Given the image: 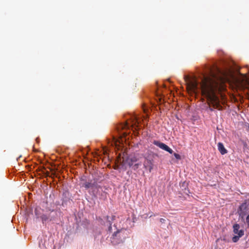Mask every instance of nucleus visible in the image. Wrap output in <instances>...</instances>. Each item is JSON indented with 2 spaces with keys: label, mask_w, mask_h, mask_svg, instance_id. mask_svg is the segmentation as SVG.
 Returning <instances> with one entry per match:
<instances>
[{
  "label": "nucleus",
  "mask_w": 249,
  "mask_h": 249,
  "mask_svg": "<svg viewBox=\"0 0 249 249\" xmlns=\"http://www.w3.org/2000/svg\"><path fill=\"white\" fill-rule=\"evenodd\" d=\"M222 74L224 76L225 75V74L224 73H222Z\"/></svg>",
  "instance_id": "21"
},
{
  "label": "nucleus",
  "mask_w": 249,
  "mask_h": 249,
  "mask_svg": "<svg viewBox=\"0 0 249 249\" xmlns=\"http://www.w3.org/2000/svg\"><path fill=\"white\" fill-rule=\"evenodd\" d=\"M233 232L234 234L236 235H239V231L241 230H239L240 229V226L238 224H235L233 226Z\"/></svg>",
  "instance_id": "9"
},
{
  "label": "nucleus",
  "mask_w": 249,
  "mask_h": 249,
  "mask_svg": "<svg viewBox=\"0 0 249 249\" xmlns=\"http://www.w3.org/2000/svg\"><path fill=\"white\" fill-rule=\"evenodd\" d=\"M143 167L145 169L148 170L151 172L153 168V160H150L147 158H145V161L143 162Z\"/></svg>",
  "instance_id": "4"
},
{
  "label": "nucleus",
  "mask_w": 249,
  "mask_h": 249,
  "mask_svg": "<svg viewBox=\"0 0 249 249\" xmlns=\"http://www.w3.org/2000/svg\"><path fill=\"white\" fill-rule=\"evenodd\" d=\"M123 135L125 136V135H127V133L126 132H124Z\"/></svg>",
  "instance_id": "18"
},
{
  "label": "nucleus",
  "mask_w": 249,
  "mask_h": 249,
  "mask_svg": "<svg viewBox=\"0 0 249 249\" xmlns=\"http://www.w3.org/2000/svg\"><path fill=\"white\" fill-rule=\"evenodd\" d=\"M138 160V159L136 156H132L126 160L127 164L129 167L133 166V164Z\"/></svg>",
  "instance_id": "7"
},
{
  "label": "nucleus",
  "mask_w": 249,
  "mask_h": 249,
  "mask_svg": "<svg viewBox=\"0 0 249 249\" xmlns=\"http://www.w3.org/2000/svg\"><path fill=\"white\" fill-rule=\"evenodd\" d=\"M153 215H154V216H155V214H153ZM153 216V214H151V215L150 216V217H151V216Z\"/></svg>",
  "instance_id": "20"
},
{
  "label": "nucleus",
  "mask_w": 249,
  "mask_h": 249,
  "mask_svg": "<svg viewBox=\"0 0 249 249\" xmlns=\"http://www.w3.org/2000/svg\"><path fill=\"white\" fill-rule=\"evenodd\" d=\"M217 147L218 150L222 155H224L227 153L228 151L222 142H219L218 143Z\"/></svg>",
  "instance_id": "6"
},
{
  "label": "nucleus",
  "mask_w": 249,
  "mask_h": 249,
  "mask_svg": "<svg viewBox=\"0 0 249 249\" xmlns=\"http://www.w3.org/2000/svg\"><path fill=\"white\" fill-rule=\"evenodd\" d=\"M139 124V121L137 117H135L134 120L132 121V124L130 125L128 123H125L124 124H122L120 127L122 129L129 128L130 127H137V124Z\"/></svg>",
  "instance_id": "5"
},
{
  "label": "nucleus",
  "mask_w": 249,
  "mask_h": 249,
  "mask_svg": "<svg viewBox=\"0 0 249 249\" xmlns=\"http://www.w3.org/2000/svg\"><path fill=\"white\" fill-rule=\"evenodd\" d=\"M108 219H109V217L108 216H107V225H108V231L109 232H111V229H112V227H111V221Z\"/></svg>",
  "instance_id": "10"
},
{
  "label": "nucleus",
  "mask_w": 249,
  "mask_h": 249,
  "mask_svg": "<svg viewBox=\"0 0 249 249\" xmlns=\"http://www.w3.org/2000/svg\"><path fill=\"white\" fill-rule=\"evenodd\" d=\"M127 234L124 229H121L115 232L112 237L111 238V241L113 244L117 245L123 243L127 238Z\"/></svg>",
  "instance_id": "2"
},
{
  "label": "nucleus",
  "mask_w": 249,
  "mask_h": 249,
  "mask_svg": "<svg viewBox=\"0 0 249 249\" xmlns=\"http://www.w3.org/2000/svg\"><path fill=\"white\" fill-rule=\"evenodd\" d=\"M92 184L91 183H89V182H85L84 184V186L88 189V188H89L90 187H92Z\"/></svg>",
  "instance_id": "12"
},
{
  "label": "nucleus",
  "mask_w": 249,
  "mask_h": 249,
  "mask_svg": "<svg viewBox=\"0 0 249 249\" xmlns=\"http://www.w3.org/2000/svg\"><path fill=\"white\" fill-rule=\"evenodd\" d=\"M141 165V163H134L133 164V166H132L131 167H132V169L134 170H137V169H138V168L139 167V166Z\"/></svg>",
  "instance_id": "11"
},
{
  "label": "nucleus",
  "mask_w": 249,
  "mask_h": 249,
  "mask_svg": "<svg viewBox=\"0 0 249 249\" xmlns=\"http://www.w3.org/2000/svg\"><path fill=\"white\" fill-rule=\"evenodd\" d=\"M246 222H247L248 226H249V214L247 216V217L246 218Z\"/></svg>",
  "instance_id": "16"
},
{
  "label": "nucleus",
  "mask_w": 249,
  "mask_h": 249,
  "mask_svg": "<svg viewBox=\"0 0 249 249\" xmlns=\"http://www.w3.org/2000/svg\"><path fill=\"white\" fill-rule=\"evenodd\" d=\"M184 80L187 87L193 92L200 89L202 95L207 99L209 105V109L213 111V108L221 110L222 106L219 99L216 95L225 89L224 79L222 76H218L211 69H209L208 73H203L199 82L196 77H191L186 75Z\"/></svg>",
  "instance_id": "1"
},
{
  "label": "nucleus",
  "mask_w": 249,
  "mask_h": 249,
  "mask_svg": "<svg viewBox=\"0 0 249 249\" xmlns=\"http://www.w3.org/2000/svg\"><path fill=\"white\" fill-rule=\"evenodd\" d=\"M153 144L158 146L160 148L166 151H167L170 154H172L173 152V150L171 148H170L168 145L164 144V143L160 142V141H154L153 142Z\"/></svg>",
  "instance_id": "3"
},
{
  "label": "nucleus",
  "mask_w": 249,
  "mask_h": 249,
  "mask_svg": "<svg viewBox=\"0 0 249 249\" xmlns=\"http://www.w3.org/2000/svg\"><path fill=\"white\" fill-rule=\"evenodd\" d=\"M217 72L221 73L220 71L219 70H218V69H217Z\"/></svg>",
  "instance_id": "17"
},
{
  "label": "nucleus",
  "mask_w": 249,
  "mask_h": 249,
  "mask_svg": "<svg viewBox=\"0 0 249 249\" xmlns=\"http://www.w3.org/2000/svg\"><path fill=\"white\" fill-rule=\"evenodd\" d=\"M114 218H115V216H112V220H113L114 219Z\"/></svg>",
  "instance_id": "19"
},
{
  "label": "nucleus",
  "mask_w": 249,
  "mask_h": 249,
  "mask_svg": "<svg viewBox=\"0 0 249 249\" xmlns=\"http://www.w3.org/2000/svg\"><path fill=\"white\" fill-rule=\"evenodd\" d=\"M160 221L161 223H164L165 222V219L163 218H160Z\"/></svg>",
  "instance_id": "15"
},
{
  "label": "nucleus",
  "mask_w": 249,
  "mask_h": 249,
  "mask_svg": "<svg viewBox=\"0 0 249 249\" xmlns=\"http://www.w3.org/2000/svg\"><path fill=\"white\" fill-rule=\"evenodd\" d=\"M41 218L42 220V221H46L48 218L46 215L43 214L41 216Z\"/></svg>",
  "instance_id": "13"
},
{
  "label": "nucleus",
  "mask_w": 249,
  "mask_h": 249,
  "mask_svg": "<svg viewBox=\"0 0 249 249\" xmlns=\"http://www.w3.org/2000/svg\"><path fill=\"white\" fill-rule=\"evenodd\" d=\"M174 156L178 160H180L181 159L180 156L177 153H175L174 154Z\"/></svg>",
  "instance_id": "14"
},
{
  "label": "nucleus",
  "mask_w": 249,
  "mask_h": 249,
  "mask_svg": "<svg viewBox=\"0 0 249 249\" xmlns=\"http://www.w3.org/2000/svg\"><path fill=\"white\" fill-rule=\"evenodd\" d=\"M244 231L243 230H241L239 231V235H234L232 237V241L234 243L237 242L239 240V238L244 235Z\"/></svg>",
  "instance_id": "8"
}]
</instances>
